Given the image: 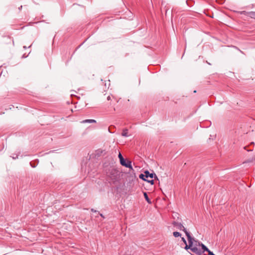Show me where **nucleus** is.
Returning a JSON list of instances; mask_svg holds the SVG:
<instances>
[{"mask_svg":"<svg viewBox=\"0 0 255 255\" xmlns=\"http://www.w3.org/2000/svg\"><path fill=\"white\" fill-rule=\"evenodd\" d=\"M186 236L189 243V248H190V250L197 255H201V244L198 241L191 237L189 233H186Z\"/></svg>","mask_w":255,"mask_h":255,"instance_id":"f257e3e1","label":"nucleus"},{"mask_svg":"<svg viewBox=\"0 0 255 255\" xmlns=\"http://www.w3.org/2000/svg\"><path fill=\"white\" fill-rule=\"evenodd\" d=\"M172 224L177 229L183 231L186 235V233H189L181 223L174 221L172 223Z\"/></svg>","mask_w":255,"mask_h":255,"instance_id":"f03ea898","label":"nucleus"},{"mask_svg":"<svg viewBox=\"0 0 255 255\" xmlns=\"http://www.w3.org/2000/svg\"><path fill=\"white\" fill-rule=\"evenodd\" d=\"M122 165L126 167L129 168L131 170H133V168L131 165V162L129 160H128L127 162L125 160L124 164L123 163Z\"/></svg>","mask_w":255,"mask_h":255,"instance_id":"7ed1b4c3","label":"nucleus"},{"mask_svg":"<svg viewBox=\"0 0 255 255\" xmlns=\"http://www.w3.org/2000/svg\"><path fill=\"white\" fill-rule=\"evenodd\" d=\"M144 174H145V178H148V177H150V178H153V176H155L156 178L157 177L156 176V175L154 173H150L149 172V171H145L144 172Z\"/></svg>","mask_w":255,"mask_h":255,"instance_id":"20e7f679","label":"nucleus"},{"mask_svg":"<svg viewBox=\"0 0 255 255\" xmlns=\"http://www.w3.org/2000/svg\"><path fill=\"white\" fill-rule=\"evenodd\" d=\"M209 249L202 243L201 244V247H200V251L201 252V255L204 253L205 252H207Z\"/></svg>","mask_w":255,"mask_h":255,"instance_id":"39448f33","label":"nucleus"},{"mask_svg":"<svg viewBox=\"0 0 255 255\" xmlns=\"http://www.w3.org/2000/svg\"><path fill=\"white\" fill-rule=\"evenodd\" d=\"M96 121L95 120H85L81 122V123H95Z\"/></svg>","mask_w":255,"mask_h":255,"instance_id":"423d86ee","label":"nucleus"},{"mask_svg":"<svg viewBox=\"0 0 255 255\" xmlns=\"http://www.w3.org/2000/svg\"><path fill=\"white\" fill-rule=\"evenodd\" d=\"M122 136H125V137L128 136L129 135L128 134V129H127V128L124 129L122 133Z\"/></svg>","mask_w":255,"mask_h":255,"instance_id":"0eeeda50","label":"nucleus"},{"mask_svg":"<svg viewBox=\"0 0 255 255\" xmlns=\"http://www.w3.org/2000/svg\"><path fill=\"white\" fill-rule=\"evenodd\" d=\"M143 195H144V197L146 200V201L149 203V204H151V201H150V200L149 199L148 197V195H147V194L146 193V192H143Z\"/></svg>","mask_w":255,"mask_h":255,"instance_id":"6e6552de","label":"nucleus"},{"mask_svg":"<svg viewBox=\"0 0 255 255\" xmlns=\"http://www.w3.org/2000/svg\"><path fill=\"white\" fill-rule=\"evenodd\" d=\"M173 235L175 237H178L181 236V234L178 232H174Z\"/></svg>","mask_w":255,"mask_h":255,"instance_id":"1a4fd4ad","label":"nucleus"},{"mask_svg":"<svg viewBox=\"0 0 255 255\" xmlns=\"http://www.w3.org/2000/svg\"><path fill=\"white\" fill-rule=\"evenodd\" d=\"M139 177L140 179H142L145 181L147 180V179L144 178V177H145V174L144 175V174H141L139 175Z\"/></svg>","mask_w":255,"mask_h":255,"instance_id":"9d476101","label":"nucleus"},{"mask_svg":"<svg viewBox=\"0 0 255 255\" xmlns=\"http://www.w3.org/2000/svg\"><path fill=\"white\" fill-rule=\"evenodd\" d=\"M120 163L121 164V165H122L123 163L124 164V162L125 161V159H124V158H122V159H120Z\"/></svg>","mask_w":255,"mask_h":255,"instance_id":"9b49d317","label":"nucleus"},{"mask_svg":"<svg viewBox=\"0 0 255 255\" xmlns=\"http://www.w3.org/2000/svg\"><path fill=\"white\" fill-rule=\"evenodd\" d=\"M249 15L251 16V17H253L255 15V12H251L249 14Z\"/></svg>","mask_w":255,"mask_h":255,"instance_id":"f8f14e48","label":"nucleus"},{"mask_svg":"<svg viewBox=\"0 0 255 255\" xmlns=\"http://www.w3.org/2000/svg\"><path fill=\"white\" fill-rule=\"evenodd\" d=\"M146 181L150 183L151 184H154V181L152 179H151V180H147Z\"/></svg>","mask_w":255,"mask_h":255,"instance_id":"ddd939ff","label":"nucleus"},{"mask_svg":"<svg viewBox=\"0 0 255 255\" xmlns=\"http://www.w3.org/2000/svg\"><path fill=\"white\" fill-rule=\"evenodd\" d=\"M208 254L209 255H215L212 252H211L209 250L207 251Z\"/></svg>","mask_w":255,"mask_h":255,"instance_id":"4468645a","label":"nucleus"},{"mask_svg":"<svg viewBox=\"0 0 255 255\" xmlns=\"http://www.w3.org/2000/svg\"><path fill=\"white\" fill-rule=\"evenodd\" d=\"M118 157L120 159H122V158H124L122 155V154L120 152L119 155H118Z\"/></svg>","mask_w":255,"mask_h":255,"instance_id":"2eb2a0df","label":"nucleus"},{"mask_svg":"<svg viewBox=\"0 0 255 255\" xmlns=\"http://www.w3.org/2000/svg\"><path fill=\"white\" fill-rule=\"evenodd\" d=\"M182 241L184 242V243L185 245H186V244H187V243H186V241L185 239L184 238H182Z\"/></svg>","mask_w":255,"mask_h":255,"instance_id":"dca6fc26","label":"nucleus"},{"mask_svg":"<svg viewBox=\"0 0 255 255\" xmlns=\"http://www.w3.org/2000/svg\"><path fill=\"white\" fill-rule=\"evenodd\" d=\"M188 247H189V245H187V244H186V246H185V249L186 250H187V249H190V248H189Z\"/></svg>","mask_w":255,"mask_h":255,"instance_id":"f3484780","label":"nucleus"},{"mask_svg":"<svg viewBox=\"0 0 255 255\" xmlns=\"http://www.w3.org/2000/svg\"><path fill=\"white\" fill-rule=\"evenodd\" d=\"M107 100L108 101L110 100H111V97L110 96H109L108 97H107Z\"/></svg>","mask_w":255,"mask_h":255,"instance_id":"a211bd4d","label":"nucleus"},{"mask_svg":"<svg viewBox=\"0 0 255 255\" xmlns=\"http://www.w3.org/2000/svg\"><path fill=\"white\" fill-rule=\"evenodd\" d=\"M12 158H13V159H15V158H17V155H16V157H15V156H13V157H12Z\"/></svg>","mask_w":255,"mask_h":255,"instance_id":"6ab92c4d","label":"nucleus"},{"mask_svg":"<svg viewBox=\"0 0 255 255\" xmlns=\"http://www.w3.org/2000/svg\"><path fill=\"white\" fill-rule=\"evenodd\" d=\"M12 158H13V159H15V158H17V155H16V157H15V156H13V157H12Z\"/></svg>","mask_w":255,"mask_h":255,"instance_id":"aec40b11","label":"nucleus"},{"mask_svg":"<svg viewBox=\"0 0 255 255\" xmlns=\"http://www.w3.org/2000/svg\"><path fill=\"white\" fill-rule=\"evenodd\" d=\"M91 211H92V212H96V211H95V210H94V209H93L91 210Z\"/></svg>","mask_w":255,"mask_h":255,"instance_id":"412c9836","label":"nucleus"},{"mask_svg":"<svg viewBox=\"0 0 255 255\" xmlns=\"http://www.w3.org/2000/svg\"><path fill=\"white\" fill-rule=\"evenodd\" d=\"M245 11H243V12H242V13H245Z\"/></svg>","mask_w":255,"mask_h":255,"instance_id":"4be33fe9","label":"nucleus"}]
</instances>
